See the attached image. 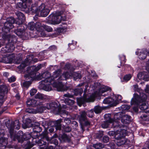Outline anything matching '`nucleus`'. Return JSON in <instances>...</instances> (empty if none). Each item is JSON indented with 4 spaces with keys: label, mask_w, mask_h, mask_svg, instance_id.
<instances>
[{
    "label": "nucleus",
    "mask_w": 149,
    "mask_h": 149,
    "mask_svg": "<svg viewBox=\"0 0 149 149\" xmlns=\"http://www.w3.org/2000/svg\"><path fill=\"white\" fill-rule=\"evenodd\" d=\"M131 77L132 76L131 74L126 75L124 77V79L125 81H127L130 79Z\"/></svg>",
    "instance_id": "nucleus-43"
},
{
    "label": "nucleus",
    "mask_w": 149,
    "mask_h": 149,
    "mask_svg": "<svg viewBox=\"0 0 149 149\" xmlns=\"http://www.w3.org/2000/svg\"><path fill=\"white\" fill-rule=\"evenodd\" d=\"M111 90V88L109 87L103 86L100 88L99 91V93L100 95H101L104 92L107 91H110Z\"/></svg>",
    "instance_id": "nucleus-23"
},
{
    "label": "nucleus",
    "mask_w": 149,
    "mask_h": 149,
    "mask_svg": "<svg viewBox=\"0 0 149 149\" xmlns=\"http://www.w3.org/2000/svg\"><path fill=\"white\" fill-rule=\"evenodd\" d=\"M37 70L35 66H32L31 67H28V69L27 70V72H31L32 71H36Z\"/></svg>",
    "instance_id": "nucleus-39"
},
{
    "label": "nucleus",
    "mask_w": 149,
    "mask_h": 149,
    "mask_svg": "<svg viewBox=\"0 0 149 149\" xmlns=\"http://www.w3.org/2000/svg\"><path fill=\"white\" fill-rule=\"evenodd\" d=\"M72 76L74 79L76 80L78 79H80L81 77V75L80 74L76 72L74 73Z\"/></svg>",
    "instance_id": "nucleus-38"
},
{
    "label": "nucleus",
    "mask_w": 149,
    "mask_h": 149,
    "mask_svg": "<svg viewBox=\"0 0 149 149\" xmlns=\"http://www.w3.org/2000/svg\"><path fill=\"white\" fill-rule=\"evenodd\" d=\"M101 109L100 107L97 106H95L94 108V111L96 113H98L101 112Z\"/></svg>",
    "instance_id": "nucleus-42"
},
{
    "label": "nucleus",
    "mask_w": 149,
    "mask_h": 149,
    "mask_svg": "<svg viewBox=\"0 0 149 149\" xmlns=\"http://www.w3.org/2000/svg\"><path fill=\"white\" fill-rule=\"evenodd\" d=\"M19 128L20 125L19 121L18 120H16L14 122L11 123L10 126L8 127V129H9L10 134H12L14 129L19 130Z\"/></svg>",
    "instance_id": "nucleus-15"
},
{
    "label": "nucleus",
    "mask_w": 149,
    "mask_h": 149,
    "mask_svg": "<svg viewBox=\"0 0 149 149\" xmlns=\"http://www.w3.org/2000/svg\"><path fill=\"white\" fill-rule=\"evenodd\" d=\"M16 15L18 17V18L15 21V23L19 25L21 24L25 20L24 15L22 13L19 12L16 13Z\"/></svg>",
    "instance_id": "nucleus-14"
},
{
    "label": "nucleus",
    "mask_w": 149,
    "mask_h": 149,
    "mask_svg": "<svg viewBox=\"0 0 149 149\" xmlns=\"http://www.w3.org/2000/svg\"><path fill=\"white\" fill-rule=\"evenodd\" d=\"M43 29H44L45 30L48 32H52L53 30V29L51 27L44 24L43 28Z\"/></svg>",
    "instance_id": "nucleus-34"
},
{
    "label": "nucleus",
    "mask_w": 149,
    "mask_h": 149,
    "mask_svg": "<svg viewBox=\"0 0 149 149\" xmlns=\"http://www.w3.org/2000/svg\"><path fill=\"white\" fill-rule=\"evenodd\" d=\"M15 32L17 36H22L23 35L24 33V29L23 28L22 29H18L17 30L15 31Z\"/></svg>",
    "instance_id": "nucleus-26"
},
{
    "label": "nucleus",
    "mask_w": 149,
    "mask_h": 149,
    "mask_svg": "<svg viewBox=\"0 0 149 149\" xmlns=\"http://www.w3.org/2000/svg\"><path fill=\"white\" fill-rule=\"evenodd\" d=\"M86 113L85 111L81 112V116L80 118V120L81 122V123L83 124L85 123L86 125H89V123L88 121H86Z\"/></svg>",
    "instance_id": "nucleus-18"
},
{
    "label": "nucleus",
    "mask_w": 149,
    "mask_h": 149,
    "mask_svg": "<svg viewBox=\"0 0 149 149\" xmlns=\"http://www.w3.org/2000/svg\"><path fill=\"white\" fill-rule=\"evenodd\" d=\"M47 109H52V110H55L58 107V105L55 102H53L49 104H47L46 105Z\"/></svg>",
    "instance_id": "nucleus-21"
},
{
    "label": "nucleus",
    "mask_w": 149,
    "mask_h": 149,
    "mask_svg": "<svg viewBox=\"0 0 149 149\" xmlns=\"http://www.w3.org/2000/svg\"><path fill=\"white\" fill-rule=\"evenodd\" d=\"M3 75L6 77H7L9 75V73L7 72H5L3 73Z\"/></svg>",
    "instance_id": "nucleus-58"
},
{
    "label": "nucleus",
    "mask_w": 149,
    "mask_h": 149,
    "mask_svg": "<svg viewBox=\"0 0 149 149\" xmlns=\"http://www.w3.org/2000/svg\"><path fill=\"white\" fill-rule=\"evenodd\" d=\"M37 90L34 88L31 89L30 91V94L31 96L33 95L37 92Z\"/></svg>",
    "instance_id": "nucleus-44"
},
{
    "label": "nucleus",
    "mask_w": 149,
    "mask_h": 149,
    "mask_svg": "<svg viewBox=\"0 0 149 149\" xmlns=\"http://www.w3.org/2000/svg\"><path fill=\"white\" fill-rule=\"evenodd\" d=\"M121 113L120 112H118L115 114L114 116V119L113 120L111 118H109V119L107 121H105L104 123L102 125V127L103 128H107L109 125V124L113 122H116L117 121L116 119H119L120 117H117V116L119 115H120Z\"/></svg>",
    "instance_id": "nucleus-10"
},
{
    "label": "nucleus",
    "mask_w": 149,
    "mask_h": 149,
    "mask_svg": "<svg viewBox=\"0 0 149 149\" xmlns=\"http://www.w3.org/2000/svg\"><path fill=\"white\" fill-rule=\"evenodd\" d=\"M15 22L14 19L13 17H10L7 19V21L4 24V27L2 28L3 32L7 33L9 32L11 29L14 27L13 24Z\"/></svg>",
    "instance_id": "nucleus-7"
},
{
    "label": "nucleus",
    "mask_w": 149,
    "mask_h": 149,
    "mask_svg": "<svg viewBox=\"0 0 149 149\" xmlns=\"http://www.w3.org/2000/svg\"><path fill=\"white\" fill-rule=\"evenodd\" d=\"M36 23L33 22H31L28 24V27L30 30H34L35 29Z\"/></svg>",
    "instance_id": "nucleus-32"
},
{
    "label": "nucleus",
    "mask_w": 149,
    "mask_h": 149,
    "mask_svg": "<svg viewBox=\"0 0 149 149\" xmlns=\"http://www.w3.org/2000/svg\"><path fill=\"white\" fill-rule=\"evenodd\" d=\"M93 146L94 148L97 149L102 148L103 147V146L101 143L94 144Z\"/></svg>",
    "instance_id": "nucleus-41"
},
{
    "label": "nucleus",
    "mask_w": 149,
    "mask_h": 149,
    "mask_svg": "<svg viewBox=\"0 0 149 149\" xmlns=\"http://www.w3.org/2000/svg\"><path fill=\"white\" fill-rule=\"evenodd\" d=\"M8 91V88L6 86L3 85L0 86V93H3L4 94L7 93Z\"/></svg>",
    "instance_id": "nucleus-24"
},
{
    "label": "nucleus",
    "mask_w": 149,
    "mask_h": 149,
    "mask_svg": "<svg viewBox=\"0 0 149 149\" xmlns=\"http://www.w3.org/2000/svg\"><path fill=\"white\" fill-rule=\"evenodd\" d=\"M126 134V131L125 130H122L120 131V134L121 136L122 135L123 136H124Z\"/></svg>",
    "instance_id": "nucleus-50"
},
{
    "label": "nucleus",
    "mask_w": 149,
    "mask_h": 149,
    "mask_svg": "<svg viewBox=\"0 0 149 149\" xmlns=\"http://www.w3.org/2000/svg\"><path fill=\"white\" fill-rule=\"evenodd\" d=\"M103 103L106 104H110L111 106H116L117 104L118 103V102H114V98L113 97V98H111L110 97L105 98L103 101Z\"/></svg>",
    "instance_id": "nucleus-17"
},
{
    "label": "nucleus",
    "mask_w": 149,
    "mask_h": 149,
    "mask_svg": "<svg viewBox=\"0 0 149 149\" xmlns=\"http://www.w3.org/2000/svg\"><path fill=\"white\" fill-rule=\"evenodd\" d=\"M57 136L56 134L54 135V136L52 137L50 139L47 136H45L43 139L38 140L37 139L36 140V142L38 144L39 146H41L42 145H45L46 144V143L44 141L45 139H46L47 141H50L52 140L54 137H56Z\"/></svg>",
    "instance_id": "nucleus-13"
},
{
    "label": "nucleus",
    "mask_w": 149,
    "mask_h": 149,
    "mask_svg": "<svg viewBox=\"0 0 149 149\" xmlns=\"http://www.w3.org/2000/svg\"><path fill=\"white\" fill-rule=\"evenodd\" d=\"M26 112H28L29 113H37V111H36V109H33L28 108L26 109Z\"/></svg>",
    "instance_id": "nucleus-36"
},
{
    "label": "nucleus",
    "mask_w": 149,
    "mask_h": 149,
    "mask_svg": "<svg viewBox=\"0 0 149 149\" xmlns=\"http://www.w3.org/2000/svg\"><path fill=\"white\" fill-rule=\"evenodd\" d=\"M148 53V50L146 49L141 50L138 49V51L136 52V54L139 55V58L141 59H145Z\"/></svg>",
    "instance_id": "nucleus-12"
},
{
    "label": "nucleus",
    "mask_w": 149,
    "mask_h": 149,
    "mask_svg": "<svg viewBox=\"0 0 149 149\" xmlns=\"http://www.w3.org/2000/svg\"><path fill=\"white\" fill-rule=\"evenodd\" d=\"M67 28L65 27H61L57 28L56 29V31L59 33H63L65 32L66 31Z\"/></svg>",
    "instance_id": "nucleus-30"
},
{
    "label": "nucleus",
    "mask_w": 149,
    "mask_h": 149,
    "mask_svg": "<svg viewBox=\"0 0 149 149\" xmlns=\"http://www.w3.org/2000/svg\"><path fill=\"white\" fill-rule=\"evenodd\" d=\"M56 130H60L61 129V125L59 123L56 126Z\"/></svg>",
    "instance_id": "nucleus-54"
},
{
    "label": "nucleus",
    "mask_w": 149,
    "mask_h": 149,
    "mask_svg": "<svg viewBox=\"0 0 149 149\" xmlns=\"http://www.w3.org/2000/svg\"><path fill=\"white\" fill-rule=\"evenodd\" d=\"M33 55H31L28 56L25 61L20 65V68H24L26 65H28L30 63H31L33 60Z\"/></svg>",
    "instance_id": "nucleus-16"
},
{
    "label": "nucleus",
    "mask_w": 149,
    "mask_h": 149,
    "mask_svg": "<svg viewBox=\"0 0 149 149\" xmlns=\"http://www.w3.org/2000/svg\"><path fill=\"white\" fill-rule=\"evenodd\" d=\"M43 24H42L39 22H36V23L35 29L38 31V34L39 36L42 37H47V35L43 30Z\"/></svg>",
    "instance_id": "nucleus-8"
},
{
    "label": "nucleus",
    "mask_w": 149,
    "mask_h": 149,
    "mask_svg": "<svg viewBox=\"0 0 149 149\" xmlns=\"http://www.w3.org/2000/svg\"><path fill=\"white\" fill-rule=\"evenodd\" d=\"M121 108L123 110H128L130 108V107L127 105H123L121 107Z\"/></svg>",
    "instance_id": "nucleus-47"
},
{
    "label": "nucleus",
    "mask_w": 149,
    "mask_h": 149,
    "mask_svg": "<svg viewBox=\"0 0 149 149\" xmlns=\"http://www.w3.org/2000/svg\"><path fill=\"white\" fill-rule=\"evenodd\" d=\"M72 74H70L68 72H64L62 75L58 77L57 79V81L58 82V84L56 86V88L58 91H63L67 90L65 89L64 86L60 81L61 80H65L67 79L72 77Z\"/></svg>",
    "instance_id": "nucleus-6"
},
{
    "label": "nucleus",
    "mask_w": 149,
    "mask_h": 149,
    "mask_svg": "<svg viewBox=\"0 0 149 149\" xmlns=\"http://www.w3.org/2000/svg\"><path fill=\"white\" fill-rule=\"evenodd\" d=\"M3 95H0V103H1L2 102V100L3 98Z\"/></svg>",
    "instance_id": "nucleus-59"
},
{
    "label": "nucleus",
    "mask_w": 149,
    "mask_h": 149,
    "mask_svg": "<svg viewBox=\"0 0 149 149\" xmlns=\"http://www.w3.org/2000/svg\"><path fill=\"white\" fill-rule=\"evenodd\" d=\"M74 94L77 95L79 94H81L82 92V90L81 89L76 88L74 90Z\"/></svg>",
    "instance_id": "nucleus-33"
},
{
    "label": "nucleus",
    "mask_w": 149,
    "mask_h": 149,
    "mask_svg": "<svg viewBox=\"0 0 149 149\" xmlns=\"http://www.w3.org/2000/svg\"><path fill=\"white\" fill-rule=\"evenodd\" d=\"M47 109L46 108V106H42L39 107V108L37 109L36 111L37 113H41L43 112V111Z\"/></svg>",
    "instance_id": "nucleus-29"
},
{
    "label": "nucleus",
    "mask_w": 149,
    "mask_h": 149,
    "mask_svg": "<svg viewBox=\"0 0 149 149\" xmlns=\"http://www.w3.org/2000/svg\"><path fill=\"white\" fill-rule=\"evenodd\" d=\"M65 122L68 124L70 123L71 121L70 119L68 118H65L64 119Z\"/></svg>",
    "instance_id": "nucleus-55"
},
{
    "label": "nucleus",
    "mask_w": 149,
    "mask_h": 149,
    "mask_svg": "<svg viewBox=\"0 0 149 149\" xmlns=\"http://www.w3.org/2000/svg\"><path fill=\"white\" fill-rule=\"evenodd\" d=\"M64 96L66 97H73L72 95H70L69 93H67V94H65L64 95Z\"/></svg>",
    "instance_id": "nucleus-56"
},
{
    "label": "nucleus",
    "mask_w": 149,
    "mask_h": 149,
    "mask_svg": "<svg viewBox=\"0 0 149 149\" xmlns=\"http://www.w3.org/2000/svg\"><path fill=\"white\" fill-rule=\"evenodd\" d=\"M16 98L17 99H19V97H19V96L18 95V94H17L16 95Z\"/></svg>",
    "instance_id": "nucleus-61"
},
{
    "label": "nucleus",
    "mask_w": 149,
    "mask_h": 149,
    "mask_svg": "<svg viewBox=\"0 0 149 149\" xmlns=\"http://www.w3.org/2000/svg\"><path fill=\"white\" fill-rule=\"evenodd\" d=\"M110 116V115L109 114H106L105 115V118H106L107 117H109Z\"/></svg>",
    "instance_id": "nucleus-63"
},
{
    "label": "nucleus",
    "mask_w": 149,
    "mask_h": 149,
    "mask_svg": "<svg viewBox=\"0 0 149 149\" xmlns=\"http://www.w3.org/2000/svg\"><path fill=\"white\" fill-rule=\"evenodd\" d=\"M31 10L32 13L36 14L37 15L40 14L43 17L46 16L49 12V10L44 4H42L38 8L36 5H33L31 8Z\"/></svg>",
    "instance_id": "nucleus-4"
},
{
    "label": "nucleus",
    "mask_w": 149,
    "mask_h": 149,
    "mask_svg": "<svg viewBox=\"0 0 149 149\" xmlns=\"http://www.w3.org/2000/svg\"><path fill=\"white\" fill-rule=\"evenodd\" d=\"M126 142L125 139L123 137L120 140H118L117 144L118 146H120L124 144Z\"/></svg>",
    "instance_id": "nucleus-27"
},
{
    "label": "nucleus",
    "mask_w": 149,
    "mask_h": 149,
    "mask_svg": "<svg viewBox=\"0 0 149 149\" xmlns=\"http://www.w3.org/2000/svg\"><path fill=\"white\" fill-rule=\"evenodd\" d=\"M130 120V116L127 115L123 116L121 119V121L124 124L129 123Z\"/></svg>",
    "instance_id": "nucleus-22"
},
{
    "label": "nucleus",
    "mask_w": 149,
    "mask_h": 149,
    "mask_svg": "<svg viewBox=\"0 0 149 149\" xmlns=\"http://www.w3.org/2000/svg\"><path fill=\"white\" fill-rule=\"evenodd\" d=\"M143 119L145 120L148 121L149 120V115H144L143 116Z\"/></svg>",
    "instance_id": "nucleus-51"
},
{
    "label": "nucleus",
    "mask_w": 149,
    "mask_h": 149,
    "mask_svg": "<svg viewBox=\"0 0 149 149\" xmlns=\"http://www.w3.org/2000/svg\"><path fill=\"white\" fill-rule=\"evenodd\" d=\"M4 130L0 129V144L6 146L8 143L7 139L5 137Z\"/></svg>",
    "instance_id": "nucleus-11"
},
{
    "label": "nucleus",
    "mask_w": 149,
    "mask_h": 149,
    "mask_svg": "<svg viewBox=\"0 0 149 149\" xmlns=\"http://www.w3.org/2000/svg\"><path fill=\"white\" fill-rule=\"evenodd\" d=\"M87 114L89 117H92L93 116L94 113L92 111H88L87 112Z\"/></svg>",
    "instance_id": "nucleus-46"
},
{
    "label": "nucleus",
    "mask_w": 149,
    "mask_h": 149,
    "mask_svg": "<svg viewBox=\"0 0 149 149\" xmlns=\"http://www.w3.org/2000/svg\"><path fill=\"white\" fill-rule=\"evenodd\" d=\"M145 91L146 93H148L149 94V91L148 89L146 90Z\"/></svg>",
    "instance_id": "nucleus-64"
},
{
    "label": "nucleus",
    "mask_w": 149,
    "mask_h": 149,
    "mask_svg": "<svg viewBox=\"0 0 149 149\" xmlns=\"http://www.w3.org/2000/svg\"><path fill=\"white\" fill-rule=\"evenodd\" d=\"M36 101L33 99H29L26 101L27 104L29 106H33L36 103Z\"/></svg>",
    "instance_id": "nucleus-25"
},
{
    "label": "nucleus",
    "mask_w": 149,
    "mask_h": 149,
    "mask_svg": "<svg viewBox=\"0 0 149 149\" xmlns=\"http://www.w3.org/2000/svg\"><path fill=\"white\" fill-rule=\"evenodd\" d=\"M22 2H19L17 3V7L19 8L22 11H24L25 9H28L29 11H31V8H29L26 5L28 3H30L31 2L32 0H21Z\"/></svg>",
    "instance_id": "nucleus-9"
},
{
    "label": "nucleus",
    "mask_w": 149,
    "mask_h": 149,
    "mask_svg": "<svg viewBox=\"0 0 149 149\" xmlns=\"http://www.w3.org/2000/svg\"><path fill=\"white\" fill-rule=\"evenodd\" d=\"M84 99L86 102H93L95 100V96L94 95H93L88 98H87L85 97H84Z\"/></svg>",
    "instance_id": "nucleus-31"
},
{
    "label": "nucleus",
    "mask_w": 149,
    "mask_h": 149,
    "mask_svg": "<svg viewBox=\"0 0 149 149\" xmlns=\"http://www.w3.org/2000/svg\"><path fill=\"white\" fill-rule=\"evenodd\" d=\"M137 77L140 80H144L146 81H148L149 79V73L148 74L146 73H139L137 75Z\"/></svg>",
    "instance_id": "nucleus-19"
},
{
    "label": "nucleus",
    "mask_w": 149,
    "mask_h": 149,
    "mask_svg": "<svg viewBox=\"0 0 149 149\" xmlns=\"http://www.w3.org/2000/svg\"><path fill=\"white\" fill-rule=\"evenodd\" d=\"M47 149H53V147L52 146H49L48 148Z\"/></svg>",
    "instance_id": "nucleus-62"
},
{
    "label": "nucleus",
    "mask_w": 149,
    "mask_h": 149,
    "mask_svg": "<svg viewBox=\"0 0 149 149\" xmlns=\"http://www.w3.org/2000/svg\"><path fill=\"white\" fill-rule=\"evenodd\" d=\"M49 48L50 49H51L52 50H54L56 49V47L55 46L53 45V46H51L49 47Z\"/></svg>",
    "instance_id": "nucleus-57"
},
{
    "label": "nucleus",
    "mask_w": 149,
    "mask_h": 149,
    "mask_svg": "<svg viewBox=\"0 0 149 149\" xmlns=\"http://www.w3.org/2000/svg\"><path fill=\"white\" fill-rule=\"evenodd\" d=\"M54 128L53 127H51L49 129V131L50 132H52L54 131Z\"/></svg>",
    "instance_id": "nucleus-60"
},
{
    "label": "nucleus",
    "mask_w": 149,
    "mask_h": 149,
    "mask_svg": "<svg viewBox=\"0 0 149 149\" xmlns=\"http://www.w3.org/2000/svg\"><path fill=\"white\" fill-rule=\"evenodd\" d=\"M31 84V81H26L24 82L22 84L23 86L27 88H28Z\"/></svg>",
    "instance_id": "nucleus-40"
},
{
    "label": "nucleus",
    "mask_w": 149,
    "mask_h": 149,
    "mask_svg": "<svg viewBox=\"0 0 149 149\" xmlns=\"http://www.w3.org/2000/svg\"><path fill=\"white\" fill-rule=\"evenodd\" d=\"M3 38L5 39L6 42H8V43L4 48L1 49L2 51L4 53L12 52L15 49L13 45V42L16 40L15 36L3 35Z\"/></svg>",
    "instance_id": "nucleus-3"
},
{
    "label": "nucleus",
    "mask_w": 149,
    "mask_h": 149,
    "mask_svg": "<svg viewBox=\"0 0 149 149\" xmlns=\"http://www.w3.org/2000/svg\"><path fill=\"white\" fill-rule=\"evenodd\" d=\"M66 104L71 105H73L74 103V101L69 99H66L65 101Z\"/></svg>",
    "instance_id": "nucleus-35"
},
{
    "label": "nucleus",
    "mask_w": 149,
    "mask_h": 149,
    "mask_svg": "<svg viewBox=\"0 0 149 149\" xmlns=\"http://www.w3.org/2000/svg\"><path fill=\"white\" fill-rule=\"evenodd\" d=\"M113 97L114 98V102H117V104L119 103V101H120L122 99L121 96L120 95H117L113 96Z\"/></svg>",
    "instance_id": "nucleus-28"
},
{
    "label": "nucleus",
    "mask_w": 149,
    "mask_h": 149,
    "mask_svg": "<svg viewBox=\"0 0 149 149\" xmlns=\"http://www.w3.org/2000/svg\"><path fill=\"white\" fill-rule=\"evenodd\" d=\"M61 14L60 12H56L52 13L47 17L48 22L51 24L56 25L60 23L61 21H65V17L61 16Z\"/></svg>",
    "instance_id": "nucleus-5"
},
{
    "label": "nucleus",
    "mask_w": 149,
    "mask_h": 149,
    "mask_svg": "<svg viewBox=\"0 0 149 149\" xmlns=\"http://www.w3.org/2000/svg\"><path fill=\"white\" fill-rule=\"evenodd\" d=\"M35 98L40 99H43L45 98V96L44 95L40 93H37L35 96Z\"/></svg>",
    "instance_id": "nucleus-37"
},
{
    "label": "nucleus",
    "mask_w": 149,
    "mask_h": 149,
    "mask_svg": "<svg viewBox=\"0 0 149 149\" xmlns=\"http://www.w3.org/2000/svg\"><path fill=\"white\" fill-rule=\"evenodd\" d=\"M65 130L66 132H69L70 131L71 128L69 127H67L65 128Z\"/></svg>",
    "instance_id": "nucleus-53"
},
{
    "label": "nucleus",
    "mask_w": 149,
    "mask_h": 149,
    "mask_svg": "<svg viewBox=\"0 0 149 149\" xmlns=\"http://www.w3.org/2000/svg\"><path fill=\"white\" fill-rule=\"evenodd\" d=\"M30 135L29 134H25L23 136V138L24 140H27L29 139Z\"/></svg>",
    "instance_id": "nucleus-45"
},
{
    "label": "nucleus",
    "mask_w": 149,
    "mask_h": 149,
    "mask_svg": "<svg viewBox=\"0 0 149 149\" xmlns=\"http://www.w3.org/2000/svg\"><path fill=\"white\" fill-rule=\"evenodd\" d=\"M13 60L12 56L9 55L3 57L2 60L0 61V62L6 63H10L12 62Z\"/></svg>",
    "instance_id": "nucleus-20"
},
{
    "label": "nucleus",
    "mask_w": 149,
    "mask_h": 149,
    "mask_svg": "<svg viewBox=\"0 0 149 149\" xmlns=\"http://www.w3.org/2000/svg\"><path fill=\"white\" fill-rule=\"evenodd\" d=\"M61 73L60 70L55 72L52 77H50V74L49 72L44 73L42 75H39L38 73L33 74V76L32 74H26L25 75L24 77L26 78L31 79L32 80H39L41 79L44 75H46L45 79L40 82L39 86L40 88L43 89L47 91H49L52 90V88L50 86V85L52 84V82L54 79L57 78L58 77Z\"/></svg>",
    "instance_id": "nucleus-1"
},
{
    "label": "nucleus",
    "mask_w": 149,
    "mask_h": 149,
    "mask_svg": "<svg viewBox=\"0 0 149 149\" xmlns=\"http://www.w3.org/2000/svg\"><path fill=\"white\" fill-rule=\"evenodd\" d=\"M120 59L121 61V62L123 61L125 62V56L123 55H121L120 56Z\"/></svg>",
    "instance_id": "nucleus-52"
},
{
    "label": "nucleus",
    "mask_w": 149,
    "mask_h": 149,
    "mask_svg": "<svg viewBox=\"0 0 149 149\" xmlns=\"http://www.w3.org/2000/svg\"><path fill=\"white\" fill-rule=\"evenodd\" d=\"M16 79L15 78L14 76H12L8 79V81L12 82L14 81Z\"/></svg>",
    "instance_id": "nucleus-49"
},
{
    "label": "nucleus",
    "mask_w": 149,
    "mask_h": 149,
    "mask_svg": "<svg viewBox=\"0 0 149 149\" xmlns=\"http://www.w3.org/2000/svg\"><path fill=\"white\" fill-rule=\"evenodd\" d=\"M109 141V138L107 136H104L103 138V141L104 143H107Z\"/></svg>",
    "instance_id": "nucleus-48"
},
{
    "label": "nucleus",
    "mask_w": 149,
    "mask_h": 149,
    "mask_svg": "<svg viewBox=\"0 0 149 149\" xmlns=\"http://www.w3.org/2000/svg\"><path fill=\"white\" fill-rule=\"evenodd\" d=\"M147 95L144 93L140 94V97L135 95L134 97L131 100V104L139 105V108L142 110H144L148 108L147 103L146 102Z\"/></svg>",
    "instance_id": "nucleus-2"
}]
</instances>
